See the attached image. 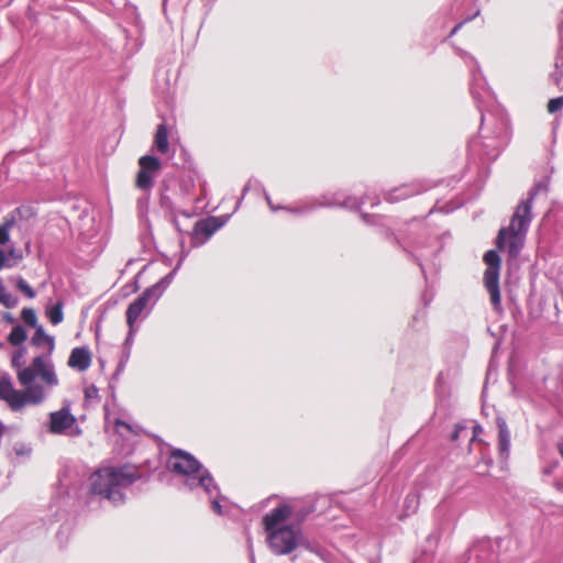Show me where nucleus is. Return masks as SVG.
Masks as SVG:
<instances>
[{
  "label": "nucleus",
  "instance_id": "61",
  "mask_svg": "<svg viewBox=\"0 0 563 563\" xmlns=\"http://www.w3.org/2000/svg\"><path fill=\"white\" fill-rule=\"evenodd\" d=\"M169 217H170L172 223L174 224L176 230L180 232L179 223L177 220V211H175L174 216H169Z\"/></svg>",
  "mask_w": 563,
  "mask_h": 563
},
{
  "label": "nucleus",
  "instance_id": "14",
  "mask_svg": "<svg viewBox=\"0 0 563 563\" xmlns=\"http://www.w3.org/2000/svg\"><path fill=\"white\" fill-rule=\"evenodd\" d=\"M292 515V507L288 504H279L262 518V525L265 533L277 530L283 527H289L287 522Z\"/></svg>",
  "mask_w": 563,
  "mask_h": 563
},
{
  "label": "nucleus",
  "instance_id": "52",
  "mask_svg": "<svg viewBox=\"0 0 563 563\" xmlns=\"http://www.w3.org/2000/svg\"><path fill=\"white\" fill-rule=\"evenodd\" d=\"M85 398L86 399H96L99 398V389L95 385H90L85 388Z\"/></svg>",
  "mask_w": 563,
  "mask_h": 563
},
{
  "label": "nucleus",
  "instance_id": "18",
  "mask_svg": "<svg viewBox=\"0 0 563 563\" xmlns=\"http://www.w3.org/2000/svg\"><path fill=\"white\" fill-rule=\"evenodd\" d=\"M134 332H135V329L129 328V332H128L126 338L122 345V351H121V356H120L119 363H118L115 372L113 373V375L110 379V383H109V389L111 390L112 394H114V388H115L114 382H117L119 379V376L124 371V368L129 362L132 345L134 342Z\"/></svg>",
  "mask_w": 563,
  "mask_h": 563
},
{
  "label": "nucleus",
  "instance_id": "39",
  "mask_svg": "<svg viewBox=\"0 0 563 563\" xmlns=\"http://www.w3.org/2000/svg\"><path fill=\"white\" fill-rule=\"evenodd\" d=\"M310 512L311 509L307 507L300 509L292 508V515L290 517L291 522L289 525H294L295 527L300 528L301 523L306 520Z\"/></svg>",
  "mask_w": 563,
  "mask_h": 563
},
{
  "label": "nucleus",
  "instance_id": "31",
  "mask_svg": "<svg viewBox=\"0 0 563 563\" xmlns=\"http://www.w3.org/2000/svg\"><path fill=\"white\" fill-rule=\"evenodd\" d=\"M9 407L11 408V410L13 411H19L21 410L23 407H25L26 405H29L27 402V397L25 395V391H21V390H18L14 388V390L11 393L10 397L7 399L5 401Z\"/></svg>",
  "mask_w": 563,
  "mask_h": 563
},
{
  "label": "nucleus",
  "instance_id": "63",
  "mask_svg": "<svg viewBox=\"0 0 563 563\" xmlns=\"http://www.w3.org/2000/svg\"><path fill=\"white\" fill-rule=\"evenodd\" d=\"M178 213H180L181 216H184L186 218H190L194 216V212L188 211V210H180V211H178Z\"/></svg>",
  "mask_w": 563,
  "mask_h": 563
},
{
  "label": "nucleus",
  "instance_id": "35",
  "mask_svg": "<svg viewBox=\"0 0 563 563\" xmlns=\"http://www.w3.org/2000/svg\"><path fill=\"white\" fill-rule=\"evenodd\" d=\"M0 303L8 309H13L19 303V298L7 290L2 279H0Z\"/></svg>",
  "mask_w": 563,
  "mask_h": 563
},
{
  "label": "nucleus",
  "instance_id": "53",
  "mask_svg": "<svg viewBox=\"0 0 563 563\" xmlns=\"http://www.w3.org/2000/svg\"><path fill=\"white\" fill-rule=\"evenodd\" d=\"M466 430L467 428L465 426L456 423L450 437L451 441H456L460 438L461 433L466 432Z\"/></svg>",
  "mask_w": 563,
  "mask_h": 563
},
{
  "label": "nucleus",
  "instance_id": "26",
  "mask_svg": "<svg viewBox=\"0 0 563 563\" xmlns=\"http://www.w3.org/2000/svg\"><path fill=\"white\" fill-rule=\"evenodd\" d=\"M169 189L170 181L163 180L159 188V206L168 216H174L177 210L172 196L168 194Z\"/></svg>",
  "mask_w": 563,
  "mask_h": 563
},
{
  "label": "nucleus",
  "instance_id": "8",
  "mask_svg": "<svg viewBox=\"0 0 563 563\" xmlns=\"http://www.w3.org/2000/svg\"><path fill=\"white\" fill-rule=\"evenodd\" d=\"M508 140L507 132L499 133L497 137L487 139V142H481L478 137H474L468 142V152L473 156L483 155L489 161H495Z\"/></svg>",
  "mask_w": 563,
  "mask_h": 563
},
{
  "label": "nucleus",
  "instance_id": "23",
  "mask_svg": "<svg viewBox=\"0 0 563 563\" xmlns=\"http://www.w3.org/2000/svg\"><path fill=\"white\" fill-rule=\"evenodd\" d=\"M319 208L321 206H319L318 197L300 200L296 206H286L285 210L296 216H308Z\"/></svg>",
  "mask_w": 563,
  "mask_h": 563
},
{
  "label": "nucleus",
  "instance_id": "29",
  "mask_svg": "<svg viewBox=\"0 0 563 563\" xmlns=\"http://www.w3.org/2000/svg\"><path fill=\"white\" fill-rule=\"evenodd\" d=\"M146 306L147 305L144 303V301H142L140 298H136L128 306L125 317L129 328L134 329V323L143 312V310L146 308Z\"/></svg>",
  "mask_w": 563,
  "mask_h": 563
},
{
  "label": "nucleus",
  "instance_id": "30",
  "mask_svg": "<svg viewBox=\"0 0 563 563\" xmlns=\"http://www.w3.org/2000/svg\"><path fill=\"white\" fill-rule=\"evenodd\" d=\"M26 339H27V333H26L24 327L20 323L14 324L12 327L10 333L7 336V341L12 346L24 345V342L26 341Z\"/></svg>",
  "mask_w": 563,
  "mask_h": 563
},
{
  "label": "nucleus",
  "instance_id": "59",
  "mask_svg": "<svg viewBox=\"0 0 563 563\" xmlns=\"http://www.w3.org/2000/svg\"><path fill=\"white\" fill-rule=\"evenodd\" d=\"M554 67L556 69L563 68V55L562 54H558L555 56Z\"/></svg>",
  "mask_w": 563,
  "mask_h": 563
},
{
  "label": "nucleus",
  "instance_id": "1",
  "mask_svg": "<svg viewBox=\"0 0 563 563\" xmlns=\"http://www.w3.org/2000/svg\"><path fill=\"white\" fill-rule=\"evenodd\" d=\"M141 471L136 466H109L96 471L90 476L89 503L106 500L113 507L125 504V489L141 479Z\"/></svg>",
  "mask_w": 563,
  "mask_h": 563
},
{
  "label": "nucleus",
  "instance_id": "44",
  "mask_svg": "<svg viewBox=\"0 0 563 563\" xmlns=\"http://www.w3.org/2000/svg\"><path fill=\"white\" fill-rule=\"evenodd\" d=\"M137 298L147 305L152 298L154 299V302H156L161 297H157V290L151 286L146 288Z\"/></svg>",
  "mask_w": 563,
  "mask_h": 563
},
{
  "label": "nucleus",
  "instance_id": "60",
  "mask_svg": "<svg viewBox=\"0 0 563 563\" xmlns=\"http://www.w3.org/2000/svg\"><path fill=\"white\" fill-rule=\"evenodd\" d=\"M252 188H253V181H247V183L245 184V186L243 187V189H242V195H241V197H242V198H244V197H245V195H246L250 190H252Z\"/></svg>",
  "mask_w": 563,
  "mask_h": 563
},
{
  "label": "nucleus",
  "instance_id": "16",
  "mask_svg": "<svg viewBox=\"0 0 563 563\" xmlns=\"http://www.w3.org/2000/svg\"><path fill=\"white\" fill-rule=\"evenodd\" d=\"M76 417L70 412L69 404L48 415L47 430L52 434H64L76 423Z\"/></svg>",
  "mask_w": 563,
  "mask_h": 563
},
{
  "label": "nucleus",
  "instance_id": "10",
  "mask_svg": "<svg viewBox=\"0 0 563 563\" xmlns=\"http://www.w3.org/2000/svg\"><path fill=\"white\" fill-rule=\"evenodd\" d=\"M202 467L203 465L192 454L181 449H175L168 459V468L176 474L184 475L185 478L195 475Z\"/></svg>",
  "mask_w": 563,
  "mask_h": 563
},
{
  "label": "nucleus",
  "instance_id": "62",
  "mask_svg": "<svg viewBox=\"0 0 563 563\" xmlns=\"http://www.w3.org/2000/svg\"><path fill=\"white\" fill-rule=\"evenodd\" d=\"M479 432H482V427L479 424H475L473 427V438H472V440H474Z\"/></svg>",
  "mask_w": 563,
  "mask_h": 563
},
{
  "label": "nucleus",
  "instance_id": "32",
  "mask_svg": "<svg viewBox=\"0 0 563 563\" xmlns=\"http://www.w3.org/2000/svg\"><path fill=\"white\" fill-rule=\"evenodd\" d=\"M63 306L62 301H57L56 303L46 307L45 316L53 325H57L63 321Z\"/></svg>",
  "mask_w": 563,
  "mask_h": 563
},
{
  "label": "nucleus",
  "instance_id": "58",
  "mask_svg": "<svg viewBox=\"0 0 563 563\" xmlns=\"http://www.w3.org/2000/svg\"><path fill=\"white\" fill-rule=\"evenodd\" d=\"M2 320L10 324L15 323V318L10 312H3Z\"/></svg>",
  "mask_w": 563,
  "mask_h": 563
},
{
  "label": "nucleus",
  "instance_id": "41",
  "mask_svg": "<svg viewBox=\"0 0 563 563\" xmlns=\"http://www.w3.org/2000/svg\"><path fill=\"white\" fill-rule=\"evenodd\" d=\"M15 287L29 299L36 296L35 290L29 285V283L21 276L16 278Z\"/></svg>",
  "mask_w": 563,
  "mask_h": 563
},
{
  "label": "nucleus",
  "instance_id": "28",
  "mask_svg": "<svg viewBox=\"0 0 563 563\" xmlns=\"http://www.w3.org/2000/svg\"><path fill=\"white\" fill-rule=\"evenodd\" d=\"M154 146L161 154H166L169 151L168 130L164 123L157 125Z\"/></svg>",
  "mask_w": 563,
  "mask_h": 563
},
{
  "label": "nucleus",
  "instance_id": "34",
  "mask_svg": "<svg viewBox=\"0 0 563 563\" xmlns=\"http://www.w3.org/2000/svg\"><path fill=\"white\" fill-rule=\"evenodd\" d=\"M180 269V265H176L167 275H165L163 278H161L156 284L153 285V287L157 290V297H162L165 290L170 286L173 283L176 274Z\"/></svg>",
  "mask_w": 563,
  "mask_h": 563
},
{
  "label": "nucleus",
  "instance_id": "9",
  "mask_svg": "<svg viewBox=\"0 0 563 563\" xmlns=\"http://www.w3.org/2000/svg\"><path fill=\"white\" fill-rule=\"evenodd\" d=\"M232 214L210 216L195 223L191 233L194 245L205 244L218 230L224 227Z\"/></svg>",
  "mask_w": 563,
  "mask_h": 563
},
{
  "label": "nucleus",
  "instance_id": "45",
  "mask_svg": "<svg viewBox=\"0 0 563 563\" xmlns=\"http://www.w3.org/2000/svg\"><path fill=\"white\" fill-rule=\"evenodd\" d=\"M427 318V308L423 306L418 308L412 317V327H418L419 323L423 324Z\"/></svg>",
  "mask_w": 563,
  "mask_h": 563
},
{
  "label": "nucleus",
  "instance_id": "20",
  "mask_svg": "<svg viewBox=\"0 0 563 563\" xmlns=\"http://www.w3.org/2000/svg\"><path fill=\"white\" fill-rule=\"evenodd\" d=\"M91 354L85 346L74 347L67 361V365L79 372H84L90 367Z\"/></svg>",
  "mask_w": 563,
  "mask_h": 563
},
{
  "label": "nucleus",
  "instance_id": "2",
  "mask_svg": "<svg viewBox=\"0 0 563 563\" xmlns=\"http://www.w3.org/2000/svg\"><path fill=\"white\" fill-rule=\"evenodd\" d=\"M548 192L545 180L537 181L528 191L527 198L522 199L514 212L508 228H501L496 238V247L505 250L509 257L516 258L525 243L526 234L532 220V205L539 194Z\"/></svg>",
  "mask_w": 563,
  "mask_h": 563
},
{
  "label": "nucleus",
  "instance_id": "15",
  "mask_svg": "<svg viewBox=\"0 0 563 563\" xmlns=\"http://www.w3.org/2000/svg\"><path fill=\"white\" fill-rule=\"evenodd\" d=\"M184 485L191 492L201 489L207 497L218 494L220 489L210 471L206 467H202L195 475L185 478Z\"/></svg>",
  "mask_w": 563,
  "mask_h": 563
},
{
  "label": "nucleus",
  "instance_id": "49",
  "mask_svg": "<svg viewBox=\"0 0 563 563\" xmlns=\"http://www.w3.org/2000/svg\"><path fill=\"white\" fill-rule=\"evenodd\" d=\"M15 266V263H12L10 257L8 256L5 250L3 249H0V271L3 268V267H14Z\"/></svg>",
  "mask_w": 563,
  "mask_h": 563
},
{
  "label": "nucleus",
  "instance_id": "7",
  "mask_svg": "<svg viewBox=\"0 0 563 563\" xmlns=\"http://www.w3.org/2000/svg\"><path fill=\"white\" fill-rule=\"evenodd\" d=\"M367 199V195L358 199L343 190L328 191L319 197V206L321 208H343L351 211H361V207L366 203Z\"/></svg>",
  "mask_w": 563,
  "mask_h": 563
},
{
  "label": "nucleus",
  "instance_id": "24",
  "mask_svg": "<svg viewBox=\"0 0 563 563\" xmlns=\"http://www.w3.org/2000/svg\"><path fill=\"white\" fill-rule=\"evenodd\" d=\"M33 336L31 338V344L36 347H41L43 345H47L49 356L55 349V339L53 335H49L45 332L44 327L42 324L37 325Z\"/></svg>",
  "mask_w": 563,
  "mask_h": 563
},
{
  "label": "nucleus",
  "instance_id": "5",
  "mask_svg": "<svg viewBox=\"0 0 563 563\" xmlns=\"http://www.w3.org/2000/svg\"><path fill=\"white\" fill-rule=\"evenodd\" d=\"M483 260L487 266L484 273V285L489 292L492 305L495 309H499L501 302L499 289V272L501 260L496 250H488L484 254Z\"/></svg>",
  "mask_w": 563,
  "mask_h": 563
},
{
  "label": "nucleus",
  "instance_id": "64",
  "mask_svg": "<svg viewBox=\"0 0 563 563\" xmlns=\"http://www.w3.org/2000/svg\"><path fill=\"white\" fill-rule=\"evenodd\" d=\"M81 429L79 427H76L73 431H71V435H80L81 434Z\"/></svg>",
  "mask_w": 563,
  "mask_h": 563
},
{
  "label": "nucleus",
  "instance_id": "21",
  "mask_svg": "<svg viewBox=\"0 0 563 563\" xmlns=\"http://www.w3.org/2000/svg\"><path fill=\"white\" fill-rule=\"evenodd\" d=\"M496 424L498 428V449L501 460H507L510 450V431L504 417L498 416L496 418Z\"/></svg>",
  "mask_w": 563,
  "mask_h": 563
},
{
  "label": "nucleus",
  "instance_id": "50",
  "mask_svg": "<svg viewBox=\"0 0 563 563\" xmlns=\"http://www.w3.org/2000/svg\"><path fill=\"white\" fill-rule=\"evenodd\" d=\"M418 504V498L416 494H408L405 499V507L407 510L411 509L412 511L416 510Z\"/></svg>",
  "mask_w": 563,
  "mask_h": 563
},
{
  "label": "nucleus",
  "instance_id": "22",
  "mask_svg": "<svg viewBox=\"0 0 563 563\" xmlns=\"http://www.w3.org/2000/svg\"><path fill=\"white\" fill-rule=\"evenodd\" d=\"M470 558H474L477 563H487L493 561L494 553L490 551V543L488 540H479L475 542L470 549Z\"/></svg>",
  "mask_w": 563,
  "mask_h": 563
},
{
  "label": "nucleus",
  "instance_id": "43",
  "mask_svg": "<svg viewBox=\"0 0 563 563\" xmlns=\"http://www.w3.org/2000/svg\"><path fill=\"white\" fill-rule=\"evenodd\" d=\"M563 108V96H559L549 100L547 109L548 112L553 114Z\"/></svg>",
  "mask_w": 563,
  "mask_h": 563
},
{
  "label": "nucleus",
  "instance_id": "27",
  "mask_svg": "<svg viewBox=\"0 0 563 563\" xmlns=\"http://www.w3.org/2000/svg\"><path fill=\"white\" fill-rule=\"evenodd\" d=\"M16 213H20V208L8 213L0 224V245H5L10 241V231L16 223Z\"/></svg>",
  "mask_w": 563,
  "mask_h": 563
},
{
  "label": "nucleus",
  "instance_id": "57",
  "mask_svg": "<svg viewBox=\"0 0 563 563\" xmlns=\"http://www.w3.org/2000/svg\"><path fill=\"white\" fill-rule=\"evenodd\" d=\"M180 246H181V251H180L179 260H178L176 265H180L181 266L184 261L188 256V251L184 250V241L180 242Z\"/></svg>",
  "mask_w": 563,
  "mask_h": 563
},
{
  "label": "nucleus",
  "instance_id": "47",
  "mask_svg": "<svg viewBox=\"0 0 563 563\" xmlns=\"http://www.w3.org/2000/svg\"><path fill=\"white\" fill-rule=\"evenodd\" d=\"M13 451L18 456H30L32 449L22 442H16L13 445Z\"/></svg>",
  "mask_w": 563,
  "mask_h": 563
},
{
  "label": "nucleus",
  "instance_id": "25",
  "mask_svg": "<svg viewBox=\"0 0 563 563\" xmlns=\"http://www.w3.org/2000/svg\"><path fill=\"white\" fill-rule=\"evenodd\" d=\"M360 214H361V218L364 223H366L368 225L378 227L380 234L385 239H389V238L394 236V232L385 223V221H386L385 217L379 216V214H369V213H365V212H360Z\"/></svg>",
  "mask_w": 563,
  "mask_h": 563
},
{
  "label": "nucleus",
  "instance_id": "12",
  "mask_svg": "<svg viewBox=\"0 0 563 563\" xmlns=\"http://www.w3.org/2000/svg\"><path fill=\"white\" fill-rule=\"evenodd\" d=\"M450 238V233L445 232L441 235L431 236L426 243H419L413 254L415 261L421 268L422 274L426 276V268L423 262H432L435 266L434 260L438 254L444 249V240Z\"/></svg>",
  "mask_w": 563,
  "mask_h": 563
},
{
  "label": "nucleus",
  "instance_id": "55",
  "mask_svg": "<svg viewBox=\"0 0 563 563\" xmlns=\"http://www.w3.org/2000/svg\"><path fill=\"white\" fill-rule=\"evenodd\" d=\"M433 297H434L433 292L427 289V290L423 292L422 298H421L422 303H423L422 306H423L424 308H428V306H429V305L431 303V301L433 300Z\"/></svg>",
  "mask_w": 563,
  "mask_h": 563
},
{
  "label": "nucleus",
  "instance_id": "3",
  "mask_svg": "<svg viewBox=\"0 0 563 563\" xmlns=\"http://www.w3.org/2000/svg\"><path fill=\"white\" fill-rule=\"evenodd\" d=\"M36 377H40L51 387L58 385L54 367L46 364L45 355L35 356L30 366L20 369L18 373V380L25 388L27 402L32 405H38L45 398L43 386L34 383Z\"/></svg>",
  "mask_w": 563,
  "mask_h": 563
},
{
  "label": "nucleus",
  "instance_id": "36",
  "mask_svg": "<svg viewBox=\"0 0 563 563\" xmlns=\"http://www.w3.org/2000/svg\"><path fill=\"white\" fill-rule=\"evenodd\" d=\"M15 350L12 352V355H11V366L18 371V373L20 372V369H23L24 367H22L23 365V357L25 356L27 350H26V346L25 345H20V346H14Z\"/></svg>",
  "mask_w": 563,
  "mask_h": 563
},
{
  "label": "nucleus",
  "instance_id": "54",
  "mask_svg": "<svg viewBox=\"0 0 563 563\" xmlns=\"http://www.w3.org/2000/svg\"><path fill=\"white\" fill-rule=\"evenodd\" d=\"M550 78H551L552 82H554L555 85H559L560 81L563 78V70H562V68H560V69L555 68L554 71H552L550 74Z\"/></svg>",
  "mask_w": 563,
  "mask_h": 563
},
{
  "label": "nucleus",
  "instance_id": "4",
  "mask_svg": "<svg viewBox=\"0 0 563 563\" xmlns=\"http://www.w3.org/2000/svg\"><path fill=\"white\" fill-rule=\"evenodd\" d=\"M300 534L301 528L291 525L266 533V542L273 554L287 555L299 548Z\"/></svg>",
  "mask_w": 563,
  "mask_h": 563
},
{
  "label": "nucleus",
  "instance_id": "37",
  "mask_svg": "<svg viewBox=\"0 0 563 563\" xmlns=\"http://www.w3.org/2000/svg\"><path fill=\"white\" fill-rule=\"evenodd\" d=\"M299 547L300 548H303L306 549L307 551L320 556L321 559H323L324 556V550L321 545L317 544V543H313L311 541H309L302 533L300 534V543H299Z\"/></svg>",
  "mask_w": 563,
  "mask_h": 563
},
{
  "label": "nucleus",
  "instance_id": "40",
  "mask_svg": "<svg viewBox=\"0 0 563 563\" xmlns=\"http://www.w3.org/2000/svg\"><path fill=\"white\" fill-rule=\"evenodd\" d=\"M21 319L26 325L31 328H36L40 325L37 322L36 312L33 308H23L21 311Z\"/></svg>",
  "mask_w": 563,
  "mask_h": 563
},
{
  "label": "nucleus",
  "instance_id": "38",
  "mask_svg": "<svg viewBox=\"0 0 563 563\" xmlns=\"http://www.w3.org/2000/svg\"><path fill=\"white\" fill-rule=\"evenodd\" d=\"M14 390L11 378L8 374L0 378V400L7 401L11 393Z\"/></svg>",
  "mask_w": 563,
  "mask_h": 563
},
{
  "label": "nucleus",
  "instance_id": "46",
  "mask_svg": "<svg viewBox=\"0 0 563 563\" xmlns=\"http://www.w3.org/2000/svg\"><path fill=\"white\" fill-rule=\"evenodd\" d=\"M479 9H476V11L473 13V14H470L467 15L465 19H463L461 22H459L457 24L454 25V27L451 30L449 37H452L453 35H455L460 29L468 21H472L473 19H475L478 14H479Z\"/></svg>",
  "mask_w": 563,
  "mask_h": 563
},
{
  "label": "nucleus",
  "instance_id": "33",
  "mask_svg": "<svg viewBox=\"0 0 563 563\" xmlns=\"http://www.w3.org/2000/svg\"><path fill=\"white\" fill-rule=\"evenodd\" d=\"M180 269V265H176L167 275H165L163 278H161L156 284L153 285V287L157 290V297H162L165 290L170 286L173 283L176 274Z\"/></svg>",
  "mask_w": 563,
  "mask_h": 563
},
{
  "label": "nucleus",
  "instance_id": "11",
  "mask_svg": "<svg viewBox=\"0 0 563 563\" xmlns=\"http://www.w3.org/2000/svg\"><path fill=\"white\" fill-rule=\"evenodd\" d=\"M199 178V173L196 168L189 167L188 169L183 170L181 175L178 179V190L176 192L177 197L183 202H194L200 203L206 197V181H203L201 186V197L194 198V192L196 188V180Z\"/></svg>",
  "mask_w": 563,
  "mask_h": 563
},
{
  "label": "nucleus",
  "instance_id": "42",
  "mask_svg": "<svg viewBox=\"0 0 563 563\" xmlns=\"http://www.w3.org/2000/svg\"><path fill=\"white\" fill-rule=\"evenodd\" d=\"M208 499L210 501L211 510L219 516H223L224 512L220 504V500L224 499V497L221 495L220 489L218 490V494H213V496H208Z\"/></svg>",
  "mask_w": 563,
  "mask_h": 563
},
{
  "label": "nucleus",
  "instance_id": "13",
  "mask_svg": "<svg viewBox=\"0 0 563 563\" xmlns=\"http://www.w3.org/2000/svg\"><path fill=\"white\" fill-rule=\"evenodd\" d=\"M140 169L136 175V186L142 190H150L154 185V177L162 168V162L154 155H144L139 159Z\"/></svg>",
  "mask_w": 563,
  "mask_h": 563
},
{
  "label": "nucleus",
  "instance_id": "17",
  "mask_svg": "<svg viewBox=\"0 0 563 563\" xmlns=\"http://www.w3.org/2000/svg\"><path fill=\"white\" fill-rule=\"evenodd\" d=\"M429 189V186L423 181H412L409 184H402L390 190L384 192V199L389 203L399 202L412 196L424 192Z\"/></svg>",
  "mask_w": 563,
  "mask_h": 563
},
{
  "label": "nucleus",
  "instance_id": "56",
  "mask_svg": "<svg viewBox=\"0 0 563 563\" xmlns=\"http://www.w3.org/2000/svg\"><path fill=\"white\" fill-rule=\"evenodd\" d=\"M249 181H253V188L252 190H256V191H264L265 190V187L263 186V184L256 179V178H250Z\"/></svg>",
  "mask_w": 563,
  "mask_h": 563
},
{
  "label": "nucleus",
  "instance_id": "48",
  "mask_svg": "<svg viewBox=\"0 0 563 563\" xmlns=\"http://www.w3.org/2000/svg\"><path fill=\"white\" fill-rule=\"evenodd\" d=\"M8 256L10 257L11 262L12 263H15V265L22 261L23 258V253L20 249H16L14 246H11L9 252L7 253Z\"/></svg>",
  "mask_w": 563,
  "mask_h": 563
},
{
  "label": "nucleus",
  "instance_id": "19",
  "mask_svg": "<svg viewBox=\"0 0 563 563\" xmlns=\"http://www.w3.org/2000/svg\"><path fill=\"white\" fill-rule=\"evenodd\" d=\"M434 391L437 398L435 412L440 413L441 411H443L444 415H446L450 407V389L446 384L445 374L443 372H440L435 379Z\"/></svg>",
  "mask_w": 563,
  "mask_h": 563
},
{
  "label": "nucleus",
  "instance_id": "51",
  "mask_svg": "<svg viewBox=\"0 0 563 563\" xmlns=\"http://www.w3.org/2000/svg\"><path fill=\"white\" fill-rule=\"evenodd\" d=\"M263 192V196H264V199L266 200L269 209L273 211V212H276L278 210H285L286 206H283V205H274L273 201H272V198L269 196V194L266 191V189Z\"/></svg>",
  "mask_w": 563,
  "mask_h": 563
},
{
  "label": "nucleus",
  "instance_id": "6",
  "mask_svg": "<svg viewBox=\"0 0 563 563\" xmlns=\"http://www.w3.org/2000/svg\"><path fill=\"white\" fill-rule=\"evenodd\" d=\"M454 52L470 66V90L481 113V124L483 125L485 117L483 113V109L479 106V100L482 98V92H485L486 80L483 76L478 62L472 54L457 46L454 47Z\"/></svg>",
  "mask_w": 563,
  "mask_h": 563
}]
</instances>
